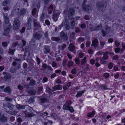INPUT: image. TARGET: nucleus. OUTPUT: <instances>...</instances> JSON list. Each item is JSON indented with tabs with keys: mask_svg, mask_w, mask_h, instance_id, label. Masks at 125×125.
Instances as JSON below:
<instances>
[{
	"mask_svg": "<svg viewBox=\"0 0 125 125\" xmlns=\"http://www.w3.org/2000/svg\"><path fill=\"white\" fill-rule=\"evenodd\" d=\"M3 17L4 19V22L6 24V26L7 27L6 28L10 30L11 28V26L10 23H9V19L7 13L4 14L3 13Z\"/></svg>",
	"mask_w": 125,
	"mask_h": 125,
	"instance_id": "obj_1",
	"label": "nucleus"
},
{
	"mask_svg": "<svg viewBox=\"0 0 125 125\" xmlns=\"http://www.w3.org/2000/svg\"><path fill=\"white\" fill-rule=\"evenodd\" d=\"M86 4V0H84L82 5V8L83 11L89 12V10H91V6L89 5H87Z\"/></svg>",
	"mask_w": 125,
	"mask_h": 125,
	"instance_id": "obj_2",
	"label": "nucleus"
},
{
	"mask_svg": "<svg viewBox=\"0 0 125 125\" xmlns=\"http://www.w3.org/2000/svg\"><path fill=\"white\" fill-rule=\"evenodd\" d=\"M111 27L108 26L107 25L105 26L104 29H102L101 32L103 34V36L104 37L105 36L106 34L108 33L111 31Z\"/></svg>",
	"mask_w": 125,
	"mask_h": 125,
	"instance_id": "obj_3",
	"label": "nucleus"
},
{
	"mask_svg": "<svg viewBox=\"0 0 125 125\" xmlns=\"http://www.w3.org/2000/svg\"><path fill=\"white\" fill-rule=\"evenodd\" d=\"M96 6L98 10L100 12H103L105 9L104 5L102 2H97L96 4Z\"/></svg>",
	"mask_w": 125,
	"mask_h": 125,
	"instance_id": "obj_4",
	"label": "nucleus"
},
{
	"mask_svg": "<svg viewBox=\"0 0 125 125\" xmlns=\"http://www.w3.org/2000/svg\"><path fill=\"white\" fill-rule=\"evenodd\" d=\"M21 62V60L20 59H16L15 61L13 62L12 65L14 67H17L18 68H20Z\"/></svg>",
	"mask_w": 125,
	"mask_h": 125,
	"instance_id": "obj_5",
	"label": "nucleus"
},
{
	"mask_svg": "<svg viewBox=\"0 0 125 125\" xmlns=\"http://www.w3.org/2000/svg\"><path fill=\"white\" fill-rule=\"evenodd\" d=\"M20 26V21L17 20H15L14 21V24L13 25V29L14 30L18 29Z\"/></svg>",
	"mask_w": 125,
	"mask_h": 125,
	"instance_id": "obj_6",
	"label": "nucleus"
},
{
	"mask_svg": "<svg viewBox=\"0 0 125 125\" xmlns=\"http://www.w3.org/2000/svg\"><path fill=\"white\" fill-rule=\"evenodd\" d=\"M60 36L61 38L65 41L68 40V36L67 34L63 31L60 33Z\"/></svg>",
	"mask_w": 125,
	"mask_h": 125,
	"instance_id": "obj_7",
	"label": "nucleus"
},
{
	"mask_svg": "<svg viewBox=\"0 0 125 125\" xmlns=\"http://www.w3.org/2000/svg\"><path fill=\"white\" fill-rule=\"evenodd\" d=\"M33 22L34 24L33 26L35 30H37V29L36 28V27H37L38 29H41L40 24L36 19H33Z\"/></svg>",
	"mask_w": 125,
	"mask_h": 125,
	"instance_id": "obj_8",
	"label": "nucleus"
},
{
	"mask_svg": "<svg viewBox=\"0 0 125 125\" xmlns=\"http://www.w3.org/2000/svg\"><path fill=\"white\" fill-rule=\"evenodd\" d=\"M74 11L73 9L70 8L69 10V13L68 15V17L69 19H71L74 18L73 17V16L74 14Z\"/></svg>",
	"mask_w": 125,
	"mask_h": 125,
	"instance_id": "obj_9",
	"label": "nucleus"
},
{
	"mask_svg": "<svg viewBox=\"0 0 125 125\" xmlns=\"http://www.w3.org/2000/svg\"><path fill=\"white\" fill-rule=\"evenodd\" d=\"M63 108L64 110H69L71 112L74 111L73 107L67 104H64L63 105Z\"/></svg>",
	"mask_w": 125,
	"mask_h": 125,
	"instance_id": "obj_10",
	"label": "nucleus"
},
{
	"mask_svg": "<svg viewBox=\"0 0 125 125\" xmlns=\"http://www.w3.org/2000/svg\"><path fill=\"white\" fill-rule=\"evenodd\" d=\"M48 99L45 98H41L40 101V104L42 105L45 106V104L48 102Z\"/></svg>",
	"mask_w": 125,
	"mask_h": 125,
	"instance_id": "obj_11",
	"label": "nucleus"
},
{
	"mask_svg": "<svg viewBox=\"0 0 125 125\" xmlns=\"http://www.w3.org/2000/svg\"><path fill=\"white\" fill-rule=\"evenodd\" d=\"M102 24H100L95 27H93L92 28V30L94 31H98L102 29Z\"/></svg>",
	"mask_w": 125,
	"mask_h": 125,
	"instance_id": "obj_12",
	"label": "nucleus"
},
{
	"mask_svg": "<svg viewBox=\"0 0 125 125\" xmlns=\"http://www.w3.org/2000/svg\"><path fill=\"white\" fill-rule=\"evenodd\" d=\"M34 37L37 40H40L42 37V35L37 32L34 33L33 35Z\"/></svg>",
	"mask_w": 125,
	"mask_h": 125,
	"instance_id": "obj_13",
	"label": "nucleus"
},
{
	"mask_svg": "<svg viewBox=\"0 0 125 125\" xmlns=\"http://www.w3.org/2000/svg\"><path fill=\"white\" fill-rule=\"evenodd\" d=\"M3 74L4 75L3 78L6 80L10 79L11 78V76L10 74L5 72H4L3 73Z\"/></svg>",
	"mask_w": 125,
	"mask_h": 125,
	"instance_id": "obj_14",
	"label": "nucleus"
},
{
	"mask_svg": "<svg viewBox=\"0 0 125 125\" xmlns=\"http://www.w3.org/2000/svg\"><path fill=\"white\" fill-rule=\"evenodd\" d=\"M32 22V19L31 18H28L27 21V29L28 30H30L31 29V23Z\"/></svg>",
	"mask_w": 125,
	"mask_h": 125,
	"instance_id": "obj_15",
	"label": "nucleus"
},
{
	"mask_svg": "<svg viewBox=\"0 0 125 125\" xmlns=\"http://www.w3.org/2000/svg\"><path fill=\"white\" fill-rule=\"evenodd\" d=\"M23 114H24L26 117L30 118L35 115V114L32 113L27 112L26 111H25L23 112Z\"/></svg>",
	"mask_w": 125,
	"mask_h": 125,
	"instance_id": "obj_16",
	"label": "nucleus"
},
{
	"mask_svg": "<svg viewBox=\"0 0 125 125\" xmlns=\"http://www.w3.org/2000/svg\"><path fill=\"white\" fill-rule=\"evenodd\" d=\"M26 12V10L25 9L23 8L21 9L20 11L17 13V15L19 16H21L25 14Z\"/></svg>",
	"mask_w": 125,
	"mask_h": 125,
	"instance_id": "obj_17",
	"label": "nucleus"
},
{
	"mask_svg": "<svg viewBox=\"0 0 125 125\" xmlns=\"http://www.w3.org/2000/svg\"><path fill=\"white\" fill-rule=\"evenodd\" d=\"M98 41L97 39H95L92 41V44L91 46H93L96 48L98 47Z\"/></svg>",
	"mask_w": 125,
	"mask_h": 125,
	"instance_id": "obj_18",
	"label": "nucleus"
},
{
	"mask_svg": "<svg viewBox=\"0 0 125 125\" xmlns=\"http://www.w3.org/2000/svg\"><path fill=\"white\" fill-rule=\"evenodd\" d=\"M43 50L44 53L47 54L50 52V49L48 46L46 45L44 46Z\"/></svg>",
	"mask_w": 125,
	"mask_h": 125,
	"instance_id": "obj_19",
	"label": "nucleus"
},
{
	"mask_svg": "<svg viewBox=\"0 0 125 125\" xmlns=\"http://www.w3.org/2000/svg\"><path fill=\"white\" fill-rule=\"evenodd\" d=\"M26 60L29 64V66L31 67H32L34 65V61L31 59H26Z\"/></svg>",
	"mask_w": 125,
	"mask_h": 125,
	"instance_id": "obj_20",
	"label": "nucleus"
},
{
	"mask_svg": "<svg viewBox=\"0 0 125 125\" xmlns=\"http://www.w3.org/2000/svg\"><path fill=\"white\" fill-rule=\"evenodd\" d=\"M69 20H71L70 25L71 29H73L74 28L75 25V23L74 22L75 19L72 18L71 19Z\"/></svg>",
	"mask_w": 125,
	"mask_h": 125,
	"instance_id": "obj_21",
	"label": "nucleus"
},
{
	"mask_svg": "<svg viewBox=\"0 0 125 125\" xmlns=\"http://www.w3.org/2000/svg\"><path fill=\"white\" fill-rule=\"evenodd\" d=\"M7 118L4 115H1L0 117V121L2 122H5L7 121Z\"/></svg>",
	"mask_w": 125,
	"mask_h": 125,
	"instance_id": "obj_22",
	"label": "nucleus"
},
{
	"mask_svg": "<svg viewBox=\"0 0 125 125\" xmlns=\"http://www.w3.org/2000/svg\"><path fill=\"white\" fill-rule=\"evenodd\" d=\"M53 91H54L57 90H61L62 89V85H56L54 87H53Z\"/></svg>",
	"mask_w": 125,
	"mask_h": 125,
	"instance_id": "obj_23",
	"label": "nucleus"
},
{
	"mask_svg": "<svg viewBox=\"0 0 125 125\" xmlns=\"http://www.w3.org/2000/svg\"><path fill=\"white\" fill-rule=\"evenodd\" d=\"M26 105H24L21 104H17L16 105V108L19 110L21 109H24L25 108V106Z\"/></svg>",
	"mask_w": 125,
	"mask_h": 125,
	"instance_id": "obj_24",
	"label": "nucleus"
},
{
	"mask_svg": "<svg viewBox=\"0 0 125 125\" xmlns=\"http://www.w3.org/2000/svg\"><path fill=\"white\" fill-rule=\"evenodd\" d=\"M75 47L74 46V44L73 43H71L68 47V49L71 52H73L75 49Z\"/></svg>",
	"mask_w": 125,
	"mask_h": 125,
	"instance_id": "obj_25",
	"label": "nucleus"
},
{
	"mask_svg": "<svg viewBox=\"0 0 125 125\" xmlns=\"http://www.w3.org/2000/svg\"><path fill=\"white\" fill-rule=\"evenodd\" d=\"M109 53L108 52H105L104 54V56L103 57H102V59L103 60H106L108 58V56L107 54H109Z\"/></svg>",
	"mask_w": 125,
	"mask_h": 125,
	"instance_id": "obj_26",
	"label": "nucleus"
},
{
	"mask_svg": "<svg viewBox=\"0 0 125 125\" xmlns=\"http://www.w3.org/2000/svg\"><path fill=\"white\" fill-rule=\"evenodd\" d=\"M4 91L7 93L10 94L11 93V90L10 86H7L4 89Z\"/></svg>",
	"mask_w": 125,
	"mask_h": 125,
	"instance_id": "obj_27",
	"label": "nucleus"
},
{
	"mask_svg": "<svg viewBox=\"0 0 125 125\" xmlns=\"http://www.w3.org/2000/svg\"><path fill=\"white\" fill-rule=\"evenodd\" d=\"M11 0H5L2 3V5L3 6H7L10 3Z\"/></svg>",
	"mask_w": 125,
	"mask_h": 125,
	"instance_id": "obj_28",
	"label": "nucleus"
},
{
	"mask_svg": "<svg viewBox=\"0 0 125 125\" xmlns=\"http://www.w3.org/2000/svg\"><path fill=\"white\" fill-rule=\"evenodd\" d=\"M36 84V81L33 79H31L29 82V85L31 86H33Z\"/></svg>",
	"mask_w": 125,
	"mask_h": 125,
	"instance_id": "obj_29",
	"label": "nucleus"
},
{
	"mask_svg": "<svg viewBox=\"0 0 125 125\" xmlns=\"http://www.w3.org/2000/svg\"><path fill=\"white\" fill-rule=\"evenodd\" d=\"M10 30L9 29L5 28V29L4 31L2 32V34L5 36H7L8 35Z\"/></svg>",
	"mask_w": 125,
	"mask_h": 125,
	"instance_id": "obj_30",
	"label": "nucleus"
},
{
	"mask_svg": "<svg viewBox=\"0 0 125 125\" xmlns=\"http://www.w3.org/2000/svg\"><path fill=\"white\" fill-rule=\"evenodd\" d=\"M19 69L17 68V67L16 66L15 68L11 67L10 69V71L11 73H15L16 72V70Z\"/></svg>",
	"mask_w": 125,
	"mask_h": 125,
	"instance_id": "obj_31",
	"label": "nucleus"
},
{
	"mask_svg": "<svg viewBox=\"0 0 125 125\" xmlns=\"http://www.w3.org/2000/svg\"><path fill=\"white\" fill-rule=\"evenodd\" d=\"M28 93L31 95H35L36 93V91L34 89L29 90L27 91Z\"/></svg>",
	"mask_w": 125,
	"mask_h": 125,
	"instance_id": "obj_32",
	"label": "nucleus"
},
{
	"mask_svg": "<svg viewBox=\"0 0 125 125\" xmlns=\"http://www.w3.org/2000/svg\"><path fill=\"white\" fill-rule=\"evenodd\" d=\"M7 113L11 115H15L17 113V112L15 110L13 111H8Z\"/></svg>",
	"mask_w": 125,
	"mask_h": 125,
	"instance_id": "obj_33",
	"label": "nucleus"
},
{
	"mask_svg": "<svg viewBox=\"0 0 125 125\" xmlns=\"http://www.w3.org/2000/svg\"><path fill=\"white\" fill-rule=\"evenodd\" d=\"M15 50V49H13L11 47L9 49L8 52L10 54L12 55L14 54Z\"/></svg>",
	"mask_w": 125,
	"mask_h": 125,
	"instance_id": "obj_34",
	"label": "nucleus"
},
{
	"mask_svg": "<svg viewBox=\"0 0 125 125\" xmlns=\"http://www.w3.org/2000/svg\"><path fill=\"white\" fill-rule=\"evenodd\" d=\"M17 121L19 123L18 124L16 125V124L17 123L16 122L14 124V125H21V123L23 122V120L20 117L18 118L17 119Z\"/></svg>",
	"mask_w": 125,
	"mask_h": 125,
	"instance_id": "obj_35",
	"label": "nucleus"
},
{
	"mask_svg": "<svg viewBox=\"0 0 125 125\" xmlns=\"http://www.w3.org/2000/svg\"><path fill=\"white\" fill-rule=\"evenodd\" d=\"M7 107H8L9 109L10 110H12L14 107V105L10 103H7Z\"/></svg>",
	"mask_w": 125,
	"mask_h": 125,
	"instance_id": "obj_36",
	"label": "nucleus"
},
{
	"mask_svg": "<svg viewBox=\"0 0 125 125\" xmlns=\"http://www.w3.org/2000/svg\"><path fill=\"white\" fill-rule=\"evenodd\" d=\"M94 114L95 112L94 111H93L91 113H90L88 114L87 116L88 117H92L94 116Z\"/></svg>",
	"mask_w": 125,
	"mask_h": 125,
	"instance_id": "obj_37",
	"label": "nucleus"
},
{
	"mask_svg": "<svg viewBox=\"0 0 125 125\" xmlns=\"http://www.w3.org/2000/svg\"><path fill=\"white\" fill-rule=\"evenodd\" d=\"M86 57H85L83 59H82L81 64L82 65H83L86 63Z\"/></svg>",
	"mask_w": 125,
	"mask_h": 125,
	"instance_id": "obj_38",
	"label": "nucleus"
},
{
	"mask_svg": "<svg viewBox=\"0 0 125 125\" xmlns=\"http://www.w3.org/2000/svg\"><path fill=\"white\" fill-rule=\"evenodd\" d=\"M73 63L74 62L73 61H70L68 63V66L69 67H71L73 65Z\"/></svg>",
	"mask_w": 125,
	"mask_h": 125,
	"instance_id": "obj_39",
	"label": "nucleus"
},
{
	"mask_svg": "<svg viewBox=\"0 0 125 125\" xmlns=\"http://www.w3.org/2000/svg\"><path fill=\"white\" fill-rule=\"evenodd\" d=\"M51 39L52 40L56 41H59L60 40V38L57 37H53L51 38Z\"/></svg>",
	"mask_w": 125,
	"mask_h": 125,
	"instance_id": "obj_40",
	"label": "nucleus"
},
{
	"mask_svg": "<svg viewBox=\"0 0 125 125\" xmlns=\"http://www.w3.org/2000/svg\"><path fill=\"white\" fill-rule=\"evenodd\" d=\"M46 90L49 93H51L53 91V89L52 90L48 87H46Z\"/></svg>",
	"mask_w": 125,
	"mask_h": 125,
	"instance_id": "obj_41",
	"label": "nucleus"
},
{
	"mask_svg": "<svg viewBox=\"0 0 125 125\" xmlns=\"http://www.w3.org/2000/svg\"><path fill=\"white\" fill-rule=\"evenodd\" d=\"M34 102V99L32 97H31L28 100V102L30 103H33Z\"/></svg>",
	"mask_w": 125,
	"mask_h": 125,
	"instance_id": "obj_42",
	"label": "nucleus"
},
{
	"mask_svg": "<svg viewBox=\"0 0 125 125\" xmlns=\"http://www.w3.org/2000/svg\"><path fill=\"white\" fill-rule=\"evenodd\" d=\"M84 40V38L83 37H80L78 38V41L79 42H81L83 41Z\"/></svg>",
	"mask_w": 125,
	"mask_h": 125,
	"instance_id": "obj_43",
	"label": "nucleus"
},
{
	"mask_svg": "<svg viewBox=\"0 0 125 125\" xmlns=\"http://www.w3.org/2000/svg\"><path fill=\"white\" fill-rule=\"evenodd\" d=\"M64 25L66 24H70L69 22V21L67 19H65V21H64Z\"/></svg>",
	"mask_w": 125,
	"mask_h": 125,
	"instance_id": "obj_44",
	"label": "nucleus"
},
{
	"mask_svg": "<svg viewBox=\"0 0 125 125\" xmlns=\"http://www.w3.org/2000/svg\"><path fill=\"white\" fill-rule=\"evenodd\" d=\"M75 61L77 64H78L80 63V61L78 58H75Z\"/></svg>",
	"mask_w": 125,
	"mask_h": 125,
	"instance_id": "obj_45",
	"label": "nucleus"
},
{
	"mask_svg": "<svg viewBox=\"0 0 125 125\" xmlns=\"http://www.w3.org/2000/svg\"><path fill=\"white\" fill-rule=\"evenodd\" d=\"M82 91H79L77 93V94L76 95V96L78 97L82 96Z\"/></svg>",
	"mask_w": 125,
	"mask_h": 125,
	"instance_id": "obj_46",
	"label": "nucleus"
},
{
	"mask_svg": "<svg viewBox=\"0 0 125 125\" xmlns=\"http://www.w3.org/2000/svg\"><path fill=\"white\" fill-rule=\"evenodd\" d=\"M65 28V29L67 30H69L70 28V24H66L65 25H64Z\"/></svg>",
	"mask_w": 125,
	"mask_h": 125,
	"instance_id": "obj_47",
	"label": "nucleus"
},
{
	"mask_svg": "<svg viewBox=\"0 0 125 125\" xmlns=\"http://www.w3.org/2000/svg\"><path fill=\"white\" fill-rule=\"evenodd\" d=\"M71 73L72 74H75L76 73V70L75 68H74L72 69L71 72Z\"/></svg>",
	"mask_w": 125,
	"mask_h": 125,
	"instance_id": "obj_48",
	"label": "nucleus"
},
{
	"mask_svg": "<svg viewBox=\"0 0 125 125\" xmlns=\"http://www.w3.org/2000/svg\"><path fill=\"white\" fill-rule=\"evenodd\" d=\"M44 14L43 13H42V14L41 16L40 17V21L42 22H43V20L44 18Z\"/></svg>",
	"mask_w": 125,
	"mask_h": 125,
	"instance_id": "obj_49",
	"label": "nucleus"
},
{
	"mask_svg": "<svg viewBox=\"0 0 125 125\" xmlns=\"http://www.w3.org/2000/svg\"><path fill=\"white\" fill-rule=\"evenodd\" d=\"M22 67L24 69H26L28 67V65L26 63L24 62L23 64Z\"/></svg>",
	"mask_w": 125,
	"mask_h": 125,
	"instance_id": "obj_50",
	"label": "nucleus"
},
{
	"mask_svg": "<svg viewBox=\"0 0 125 125\" xmlns=\"http://www.w3.org/2000/svg\"><path fill=\"white\" fill-rule=\"evenodd\" d=\"M2 45L4 47H6L7 46L8 43L7 42H4L2 43Z\"/></svg>",
	"mask_w": 125,
	"mask_h": 125,
	"instance_id": "obj_51",
	"label": "nucleus"
},
{
	"mask_svg": "<svg viewBox=\"0 0 125 125\" xmlns=\"http://www.w3.org/2000/svg\"><path fill=\"white\" fill-rule=\"evenodd\" d=\"M22 42L23 44V45L21 46H20V48H22L23 47V46H24L26 45V42L25 41L22 40Z\"/></svg>",
	"mask_w": 125,
	"mask_h": 125,
	"instance_id": "obj_52",
	"label": "nucleus"
},
{
	"mask_svg": "<svg viewBox=\"0 0 125 125\" xmlns=\"http://www.w3.org/2000/svg\"><path fill=\"white\" fill-rule=\"evenodd\" d=\"M36 61L37 62V64L38 65H39L40 64V63L41 62V60L40 58L37 56H36Z\"/></svg>",
	"mask_w": 125,
	"mask_h": 125,
	"instance_id": "obj_53",
	"label": "nucleus"
},
{
	"mask_svg": "<svg viewBox=\"0 0 125 125\" xmlns=\"http://www.w3.org/2000/svg\"><path fill=\"white\" fill-rule=\"evenodd\" d=\"M75 30V31L76 33H79L80 32V30L78 27H76Z\"/></svg>",
	"mask_w": 125,
	"mask_h": 125,
	"instance_id": "obj_54",
	"label": "nucleus"
},
{
	"mask_svg": "<svg viewBox=\"0 0 125 125\" xmlns=\"http://www.w3.org/2000/svg\"><path fill=\"white\" fill-rule=\"evenodd\" d=\"M113 66V64L111 62L108 65V67L109 69H111L112 68Z\"/></svg>",
	"mask_w": 125,
	"mask_h": 125,
	"instance_id": "obj_55",
	"label": "nucleus"
},
{
	"mask_svg": "<svg viewBox=\"0 0 125 125\" xmlns=\"http://www.w3.org/2000/svg\"><path fill=\"white\" fill-rule=\"evenodd\" d=\"M36 8H34L32 11V14L34 15L36 14Z\"/></svg>",
	"mask_w": 125,
	"mask_h": 125,
	"instance_id": "obj_56",
	"label": "nucleus"
},
{
	"mask_svg": "<svg viewBox=\"0 0 125 125\" xmlns=\"http://www.w3.org/2000/svg\"><path fill=\"white\" fill-rule=\"evenodd\" d=\"M115 43L117 47H118L120 45V43L117 41H115Z\"/></svg>",
	"mask_w": 125,
	"mask_h": 125,
	"instance_id": "obj_57",
	"label": "nucleus"
},
{
	"mask_svg": "<svg viewBox=\"0 0 125 125\" xmlns=\"http://www.w3.org/2000/svg\"><path fill=\"white\" fill-rule=\"evenodd\" d=\"M44 37L46 38H48V31H46L44 33Z\"/></svg>",
	"mask_w": 125,
	"mask_h": 125,
	"instance_id": "obj_58",
	"label": "nucleus"
},
{
	"mask_svg": "<svg viewBox=\"0 0 125 125\" xmlns=\"http://www.w3.org/2000/svg\"><path fill=\"white\" fill-rule=\"evenodd\" d=\"M114 49H115V52L116 53H118L120 50V49L118 48H115Z\"/></svg>",
	"mask_w": 125,
	"mask_h": 125,
	"instance_id": "obj_59",
	"label": "nucleus"
},
{
	"mask_svg": "<svg viewBox=\"0 0 125 125\" xmlns=\"http://www.w3.org/2000/svg\"><path fill=\"white\" fill-rule=\"evenodd\" d=\"M18 44V43H13L12 45V48L13 47L14 48L16 47Z\"/></svg>",
	"mask_w": 125,
	"mask_h": 125,
	"instance_id": "obj_60",
	"label": "nucleus"
},
{
	"mask_svg": "<svg viewBox=\"0 0 125 125\" xmlns=\"http://www.w3.org/2000/svg\"><path fill=\"white\" fill-rule=\"evenodd\" d=\"M95 60L93 59H91L90 60V62L92 65H93L95 63Z\"/></svg>",
	"mask_w": 125,
	"mask_h": 125,
	"instance_id": "obj_61",
	"label": "nucleus"
},
{
	"mask_svg": "<svg viewBox=\"0 0 125 125\" xmlns=\"http://www.w3.org/2000/svg\"><path fill=\"white\" fill-rule=\"evenodd\" d=\"M104 52L101 51H99L97 53V55H100L103 53Z\"/></svg>",
	"mask_w": 125,
	"mask_h": 125,
	"instance_id": "obj_62",
	"label": "nucleus"
},
{
	"mask_svg": "<svg viewBox=\"0 0 125 125\" xmlns=\"http://www.w3.org/2000/svg\"><path fill=\"white\" fill-rule=\"evenodd\" d=\"M10 121L11 122H13L15 120V117L13 116H11L10 118Z\"/></svg>",
	"mask_w": 125,
	"mask_h": 125,
	"instance_id": "obj_63",
	"label": "nucleus"
},
{
	"mask_svg": "<svg viewBox=\"0 0 125 125\" xmlns=\"http://www.w3.org/2000/svg\"><path fill=\"white\" fill-rule=\"evenodd\" d=\"M104 76L105 77L108 78L109 76V74L108 73H105L104 74Z\"/></svg>",
	"mask_w": 125,
	"mask_h": 125,
	"instance_id": "obj_64",
	"label": "nucleus"
}]
</instances>
